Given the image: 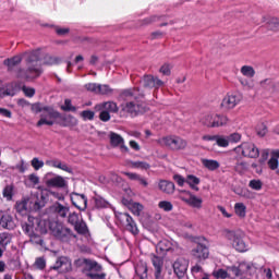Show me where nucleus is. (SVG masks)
<instances>
[{"label":"nucleus","mask_w":279,"mask_h":279,"mask_svg":"<svg viewBox=\"0 0 279 279\" xmlns=\"http://www.w3.org/2000/svg\"><path fill=\"white\" fill-rule=\"evenodd\" d=\"M110 86L108 85H98V93L97 95H108L111 93Z\"/></svg>","instance_id":"052dcab7"},{"label":"nucleus","mask_w":279,"mask_h":279,"mask_svg":"<svg viewBox=\"0 0 279 279\" xmlns=\"http://www.w3.org/2000/svg\"><path fill=\"white\" fill-rule=\"evenodd\" d=\"M122 203L124 204V206L129 208V210H131L133 215H135V217H141V214L145 208L141 203H136L134 201L126 199V198H123Z\"/></svg>","instance_id":"412c9836"},{"label":"nucleus","mask_w":279,"mask_h":279,"mask_svg":"<svg viewBox=\"0 0 279 279\" xmlns=\"http://www.w3.org/2000/svg\"><path fill=\"white\" fill-rule=\"evenodd\" d=\"M110 144L113 147H121L122 151H129L128 146H125V141L123 137L114 132L109 134Z\"/></svg>","instance_id":"b1692460"},{"label":"nucleus","mask_w":279,"mask_h":279,"mask_svg":"<svg viewBox=\"0 0 279 279\" xmlns=\"http://www.w3.org/2000/svg\"><path fill=\"white\" fill-rule=\"evenodd\" d=\"M240 73L243 77L239 78V82L244 90H256V70L252 65H242L240 68Z\"/></svg>","instance_id":"20e7f679"},{"label":"nucleus","mask_w":279,"mask_h":279,"mask_svg":"<svg viewBox=\"0 0 279 279\" xmlns=\"http://www.w3.org/2000/svg\"><path fill=\"white\" fill-rule=\"evenodd\" d=\"M86 90H89L90 93H95L97 95L99 84L97 83H88L85 85Z\"/></svg>","instance_id":"680f3d73"},{"label":"nucleus","mask_w":279,"mask_h":279,"mask_svg":"<svg viewBox=\"0 0 279 279\" xmlns=\"http://www.w3.org/2000/svg\"><path fill=\"white\" fill-rule=\"evenodd\" d=\"M260 86L263 88H266V90H270V93H274V90H276V84L272 83L271 80H264L260 82Z\"/></svg>","instance_id":"5fc2aeb1"},{"label":"nucleus","mask_w":279,"mask_h":279,"mask_svg":"<svg viewBox=\"0 0 279 279\" xmlns=\"http://www.w3.org/2000/svg\"><path fill=\"white\" fill-rule=\"evenodd\" d=\"M61 125H63V128H75V125H77V119L73 116H66L63 118Z\"/></svg>","instance_id":"37998d69"},{"label":"nucleus","mask_w":279,"mask_h":279,"mask_svg":"<svg viewBox=\"0 0 279 279\" xmlns=\"http://www.w3.org/2000/svg\"><path fill=\"white\" fill-rule=\"evenodd\" d=\"M56 119H58V112L53 111L51 108L44 109V113H41V118L37 122V125H53Z\"/></svg>","instance_id":"f3484780"},{"label":"nucleus","mask_w":279,"mask_h":279,"mask_svg":"<svg viewBox=\"0 0 279 279\" xmlns=\"http://www.w3.org/2000/svg\"><path fill=\"white\" fill-rule=\"evenodd\" d=\"M15 93H16V84L14 83L0 84V99H3V97H14Z\"/></svg>","instance_id":"4be33fe9"},{"label":"nucleus","mask_w":279,"mask_h":279,"mask_svg":"<svg viewBox=\"0 0 279 279\" xmlns=\"http://www.w3.org/2000/svg\"><path fill=\"white\" fill-rule=\"evenodd\" d=\"M264 23L268 24V27L270 29H275L276 32H279V17H263Z\"/></svg>","instance_id":"ea45409f"},{"label":"nucleus","mask_w":279,"mask_h":279,"mask_svg":"<svg viewBox=\"0 0 279 279\" xmlns=\"http://www.w3.org/2000/svg\"><path fill=\"white\" fill-rule=\"evenodd\" d=\"M172 267L178 278H184V275L189 270V260L184 257H179L174 260Z\"/></svg>","instance_id":"a211bd4d"},{"label":"nucleus","mask_w":279,"mask_h":279,"mask_svg":"<svg viewBox=\"0 0 279 279\" xmlns=\"http://www.w3.org/2000/svg\"><path fill=\"white\" fill-rule=\"evenodd\" d=\"M74 229L76 230V232H78V234H86L87 232V228H86V222L80 220L75 226Z\"/></svg>","instance_id":"6e6d98bb"},{"label":"nucleus","mask_w":279,"mask_h":279,"mask_svg":"<svg viewBox=\"0 0 279 279\" xmlns=\"http://www.w3.org/2000/svg\"><path fill=\"white\" fill-rule=\"evenodd\" d=\"M52 232L54 236L57 239H60L61 241H69V239L73 236V234L71 233V230L60 225H58L57 228L52 230Z\"/></svg>","instance_id":"5701e85b"},{"label":"nucleus","mask_w":279,"mask_h":279,"mask_svg":"<svg viewBox=\"0 0 279 279\" xmlns=\"http://www.w3.org/2000/svg\"><path fill=\"white\" fill-rule=\"evenodd\" d=\"M69 223H71L72 226H75L76 223H78L81 220H80V216L77 214H71L69 216V219H68Z\"/></svg>","instance_id":"338daca9"},{"label":"nucleus","mask_w":279,"mask_h":279,"mask_svg":"<svg viewBox=\"0 0 279 279\" xmlns=\"http://www.w3.org/2000/svg\"><path fill=\"white\" fill-rule=\"evenodd\" d=\"M22 228H23L25 234H28V236H31V238L34 236V226L23 225Z\"/></svg>","instance_id":"69168bd1"},{"label":"nucleus","mask_w":279,"mask_h":279,"mask_svg":"<svg viewBox=\"0 0 279 279\" xmlns=\"http://www.w3.org/2000/svg\"><path fill=\"white\" fill-rule=\"evenodd\" d=\"M171 69H173V66L169 63H165L163 65H161L159 73H162L163 75H171Z\"/></svg>","instance_id":"13d9d810"},{"label":"nucleus","mask_w":279,"mask_h":279,"mask_svg":"<svg viewBox=\"0 0 279 279\" xmlns=\"http://www.w3.org/2000/svg\"><path fill=\"white\" fill-rule=\"evenodd\" d=\"M28 219L32 221V217ZM33 221L37 223L35 227L36 232H39V234H47V221L38 220V218H33Z\"/></svg>","instance_id":"4c0bfd02"},{"label":"nucleus","mask_w":279,"mask_h":279,"mask_svg":"<svg viewBox=\"0 0 279 279\" xmlns=\"http://www.w3.org/2000/svg\"><path fill=\"white\" fill-rule=\"evenodd\" d=\"M122 110L132 117H136V114H141V112H143V107L136 102H126L122 106Z\"/></svg>","instance_id":"a878e982"},{"label":"nucleus","mask_w":279,"mask_h":279,"mask_svg":"<svg viewBox=\"0 0 279 279\" xmlns=\"http://www.w3.org/2000/svg\"><path fill=\"white\" fill-rule=\"evenodd\" d=\"M51 210L59 215V217H66L69 215V207L60 203L52 205Z\"/></svg>","instance_id":"473e14b6"},{"label":"nucleus","mask_w":279,"mask_h":279,"mask_svg":"<svg viewBox=\"0 0 279 279\" xmlns=\"http://www.w3.org/2000/svg\"><path fill=\"white\" fill-rule=\"evenodd\" d=\"M202 180L197 178L196 175L190 174L186 177V184H189L190 189L192 191H199V183Z\"/></svg>","instance_id":"2f4dec72"},{"label":"nucleus","mask_w":279,"mask_h":279,"mask_svg":"<svg viewBox=\"0 0 279 279\" xmlns=\"http://www.w3.org/2000/svg\"><path fill=\"white\" fill-rule=\"evenodd\" d=\"M0 228L7 230H14L16 228V220L7 211H0Z\"/></svg>","instance_id":"6ab92c4d"},{"label":"nucleus","mask_w":279,"mask_h":279,"mask_svg":"<svg viewBox=\"0 0 279 279\" xmlns=\"http://www.w3.org/2000/svg\"><path fill=\"white\" fill-rule=\"evenodd\" d=\"M43 180L47 189H66L69 186V181L64 177L53 172H47Z\"/></svg>","instance_id":"6e6552de"},{"label":"nucleus","mask_w":279,"mask_h":279,"mask_svg":"<svg viewBox=\"0 0 279 279\" xmlns=\"http://www.w3.org/2000/svg\"><path fill=\"white\" fill-rule=\"evenodd\" d=\"M129 167L131 169H140L141 171H147L150 168L149 163L145 161H131Z\"/></svg>","instance_id":"a19ab883"},{"label":"nucleus","mask_w":279,"mask_h":279,"mask_svg":"<svg viewBox=\"0 0 279 279\" xmlns=\"http://www.w3.org/2000/svg\"><path fill=\"white\" fill-rule=\"evenodd\" d=\"M61 62H62V58L60 57H53V56L47 54L44 58V64H47L48 66H52L53 64H60Z\"/></svg>","instance_id":"c03bdc74"},{"label":"nucleus","mask_w":279,"mask_h":279,"mask_svg":"<svg viewBox=\"0 0 279 279\" xmlns=\"http://www.w3.org/2000/svg\"><path fill=\"white\" fill-rule=\"evenodd\" d=\"M178 198L190 206V208H196V210H202L204 206V198L195 195L189 190H178Z\"/></svg>","instance_id":"423d86ee"},{"label":"nucleus","mask_w":279,"mask_h":279,"mask_svg":"<svg viewBox=\"0 0 279 279\" xmlns=\"http://www.w3.org/2000/svg\"><path fill=\"white\" fill-rule=\"evenodd\" d=\"M242 135L241 133L234 132L229 135H216V145L221 149H228L230 144L236 145V143H241Z\"/></svg>","instance_id":"9d476101"},{"label":"nucleus","mask_w":279,"mask_h":279,"mask_svg":"<svg viewBox=\"0 0 279 279\" xmlns=\"http://www.w3.org/2000/svg\"><path fill=\"white\" fill-rule=\"evenodd\" d=\"M223 236L236 252H250V244L245 242V235L243 233L226 230Z\"/></svg>","instance_id":"7ed1b4c3"},{"label":"nucleus","mask_w":279,"mask_h":279,"mask_svg":"<svg viewBox=\"0 0 279 279\" xmlns=\"http://www.w3.org/2000/svg\"><path fill=\"white\" fill-rule=\"evenodd\" d=\"M255 132L257 134V136H259L260 138L267 136L269 129L267 128V123L266 122H258L255 126Z\"/></svg>","instance_id":"58836bf2"},{"label":"nucleus","mask_w":279,"mask_h":279,"mask_svg":"<svg viewBox=\"0 0 279 279\" xmlns=\"http://www.w3.org/2000/svg\"><path fill=\"white\" fill-rule=\"evenodd\" d=\"M174 140H175V135H168L159 138L158 143L159 145H161V147H168V149H173Z\"/></svg>","instance_id":"c9c22d12"},{"label":"nucleus","mask_w":279,"mask_h":279,"mask_svg":"<svg viewBox=\"0 0 279 279\" xmlns=\"http://www.w3.org/2000/svg\"><path fill=\"white\" fill-rule=\"evenodd\" d=\"M47 191H41L40 194H32L27 199L16 203V210L24 213L25 210H40L47 204Z\"/></svg>","instance_id":"f03ea898"},{"label":"nucleus","mask_w":279,"mask_h":279,"mask_svg":"<svg viewBox=\"0 0 279 279\" xmlns=\"http://www.w3.org/2000/svg\"><path fill=\"white\" fill-rule=\"evenodd\" d=\"M248 187L252 191H263V181L260 179H253L248 182Z\"/></svg>","instance_id":"8fccbe9b"},{"label":"nucleus","mask_w":279,"mask_h":279,"mask_svg":"<svg viewBox=\"0 0 279 279\" xmlns=\"http://www.w3.org/2000/svg\"><path fill=\"white\" fill-rule=\"evenodd\" d=\"M158 189L159 191L166 193L167 195H173L175 191V184H173V182L171 181L161 180L158 183Z\"/></svg>","instance_id":"bb28decb"},{"label":"nucleus","mask_w":279,"mask_h":279,"mask_svg":"<svg viewBox=\"0 0 279 279\" xmlns=\"http://www.w3.org/2000/svg\"><path fill=\"white\" fill-rule=\"evenodd\" d=\"M270 155L271 158L268 161V167L272 171H276L278 169L279 149L271 150Z\"/></svg>","instance_id":"e433bc0d"},{"label":"nucleus","mask_w":279,"mask_h":279,"mask_svg":"<svg viewBox=\"0 0 279 279\" xmlns=\"http://www.w3.org/2000/svg\"><path fill=\"white\" fill-rule=\"evenodd\" d=\"M11 242H12V235L10 233H1L0 234L1 247H5L7 245H10Z\"/></svg>","instance_id":"603ef678"},{"label":"nucleus","mask_w":279,"mask_h":279,"mask_svg":"<svg viewBox=\"0 0 279 279\" xmlns=\"http://www.w3.org/2000/svg\"><path fill=\"white\" fill-rule=\"evenodd\" d=\"M81 117L84 119V121H93V119H95V112L92 110H85L81 112Z\"/></svg>","instance_id":"4d7b16f0"},{"label":"nucleus","mask_w":279,"mask_h":279,"mask_svg":"<svg viewBox=\"0 0 279 279\" xmlns=\"http://www.w3.org/2000/svg\"><path fill=\"white\" fill-rule=\"evenodd\" d=\"M267 158H269V149H263L260 151V159H259L260 165H265V162H267Z\"/></svg>","instance_id":"0e129e2a"},{"label":"nucleus","mask_w":279,"mask_h":279,"mask_svg":"<svg viewBox=\"0 0 279 279\" xmlns=\"http://www.w3.org/2000/svg\"><path fill=\"white\" fill-rule=\"evenodd\" d=\"M94 202H95L96 208H108L110 206V203H108V201H106L101 196H95Z\"/></svg>","instance_id":"de8ad7c7"},{"label":"nucleus","mask_w":279,"mask_h":279,"mask_svg":"<svg viewBox=\"0 0 279 279\" xmlns=\"http://www.w3.org/2000/svg\"><path fill=\"white\" fill-rule=\"evenodd\" d=\"M235 171H236V173H240V175L247 173L250 171V163H247V161L236 162Z\"/></svg>","instance_id":"79ce46f5"},{"label":"nucleus","mask_w":279,"mask_h":279,"mask_svg":"<svg viewBox=\"0 0 279 279\" xmlns=\"http://www.w3.org/2000/svg\"><path fill=\"white\" fill-rule=\"evenodd\" d=\"M70 199L78 210H86V205L88 204V199L83 194L72 193Z\"/></svg>","instance_id":"aec40b11"},{"label":"nucleus","mask_w":279,"mask_h":279,"mask_svg":"<svg viewBox=\"0 0 279 279\" xmlns=\"http://www.w3.org/2000/svg\"><path fill=\"white\" fill-rule=\"evenodd\" d=\"M96 110H105L107 112H118L119 107L117 106V102L108 101V102L96 106Z\"/></svg>","instance_id":"c756f323"},{"label":"nucleus","mask_w":279,"mask_h":279,"mask_svg":"<svg viewBox=\"0 0 279 279\" xmlns=\"http://www.w3.org/2000/svg\"><path fill=\"white\" fill-rule=\"evenodd\" d=\"M41 191H46L45 197H47V202H49V195H52V197H54L56 199H59L60 202L64 199V194L60 192L49 191V189H43Z\"/></svg>","instance_id":"49530a36"},{"label":"nucleus","mask_w":279,"mask_h":279,"mask_svg":"<svg viewBox=\"0 0 279 279\" xmlns=\"http://www.w3.org/2000/svg\"><path fill=\"white\" fill-rule=\"evenodd\" d=\"M151 263L155 268V278L160 279V276L162 274V265H163L162 257L154 255L151 258Z\"/></svg>","instance_id":"c85d7f7f"},{"label":"nucleus","mask_w":279,"mask_h":279,"mask_svg":"<svg viewBox=\"0 0 279 279\" xmlns=\"http://www.w3.org/2000/svg\"><path fill=\"white\" fill-rule=\"evenodd\" d=\"M202 165L205 169H208V171H217V169L221 167L219 161L215 159H202Z\"/></svg>","instance_id":"7c9ffc66"},{"label":"nucleus","mask_w":279,"mask_h":279,"mask_svg":"<svg viewBox=\"0 0 279 279\" xmlns=\"http://www.w3.org/2000/svg\"><path fill=\"white\" fill-rule=\"evenodd\" d=\"M116 217L122 226H125L129 232L132 234H138V227H136V222H134V219H132L129 214L116 211Z\"/></svg>","instance_id":"ddd939ff"},{"label":"nucleus","mask_w":279,"mask_h":279,"mask_svg":"<svg viewBox=\"0 0 279 279\" xmlns=\"http://www.w3.org/2000/svg\"><path fill=\"white\" fill-rule=\"evenodd\" d=\"M163 84L165 82L153 75H147L143 78V85L146 86V88H160Z\"/></svg>","instance_id":"393cba45"},{"label":"nucleus","mask_w":279,"mask_h":279,"mask_svg":"<svg viewBox=\"0 0 279 279\" xmlns=\"http://www.w3.org/2000/svg\"><path fill=\"white\" fill-rule=\"evenodd\" d=\"M233 154H235V158L256 159L258 156H260V150L256 144L252 142H244L233 148Z\"/></svg>","instance_id":"39448f33"},{"label":"nucleus","mask_w":279,"mask_h":279,"mask_svg":"<svg viewBox=\"0 0 279 279\" xmlns=\"http://www.w3.org/2000/svg\"><path fill=\"white\" fill-rule=\"evenodd\" d=\"M24 184L28 189H35L40 184V177L37 173H31L24 178Z\"/></svg>","instance_id":"cd10ccee"},{"label":"nucleus","mask_w":279,"mask_h":279,"mask_svg":"<svg viewBox=\"0 0 279 279\" xmlns=\"http://www.w3.org/2000/svg\"><path fill=\"white\" fill-rule=\"evenodd\" d=\"M62 110L75 112V107L71 105V101L69 99H65L64 105L62 106Z\"/></svg>","instance_id":"774afa93"},{"label":"nucleus","mask_w":279,"mask_h":279,"mask_svg":"<svg viewBox=\"0 0 279 279\" xmlns=\"http://www.w3.org/2000/svg\"><path fill=\"white\" fill-rule=\"evenodd\" d=\"M158 208L163 210V213H171V210H173V203L169 201H160L158 203Z\"/></svg>","instance_id":"a18cd8bd"},{"label":"nucleus","mask_w":279,"mask_h":279,"mask_svg":"<svg viewBox=\"0 0 279 279\" xmlns=\"http://www.w3.org/2000/svg\"><path fill=\"white\" fill-rule=\"evenodd\" d=\"M14 195V186L13 185H7L3 189V197L10 202Z\"/></svg>","instance_id":"864d4df0"},{"label":"nucleus","mask_w":279,"mask_h":279,"mask_svg":"<svg viewBox=\"0 0 279 279\" xmlns=\"http://www.w3.org/2000/svg\"><path fill=\"white\" fill-rule=\"evenodd\" d=\"M229 121L228 117L217 113H207L201 119V123L205 128H223L228 125Z\"/></svg>","instance_id":"1a4fd4ad"},{"label":"nucleus","mask_w":279,"mask_h":279,"mask_svg":"<svg viewBox=\"0 0 279 279\" xmlns=\"http://www.w3.org/2000/svg\"><path fill=\"white\" fill-rule=\"evenodd\" d=\"M4 64L8 66V69H14V66L21 64V58L16 56L11 59H7Z\"/></svg>","instance_id":"3c124183"},{"label":"nucleus","mask_w":279,"mask_h":279,"mask_svg":"<svg viewBox=\"0 0 279 279\" xmlns=\"http://www.w3.org/2000/svg\"><path fill=\"white\" fill-rule=\"evenodd\" d=\"M186 145H189V144L184 138H182L180 136H174L172 151H180V149H186Z\"/></svg>","instance_id":"72a5a7b5"},{"label":"nucleus","mask_w":279,"mask_h":279,"mask_svg":"<svg viewBox=\"0 0 279 279\" xmlns=\"http://www.w3.org/2000/svg\"><path fill=\"white\" fill-rule=\"evenodd\" d=\"M43 53L40 50L33 51L28 57V71L26 77L28 80H34V77H38L43 72L40 70V58Z\"/></svg>","instance_id":"0eeeda50"},{"label":"nucleus","mask_w":279,"mask_h":279,"mask_svg":"<svg viewBox=\"0 0 279 279\" xmlns=\"http://www.w3.org/2000/svg\"><path fill=\"white\" fill-rule=\"evenodd\" d=\"M173 180L179 186H184V184H186V179L180 174H174Z\"/></svg>","instance_id":"e2e57ef3"},{"label":"nucleus","mask_w":279,"mask_h":279,"mask_svg":"<svg viewBox=\"0 0 279 279\" xmlns=\"http://www.w3.org/2000/svg\"><path fill=\"white\" fill-rule=\"evenodd\" d=\"M31 167H33L35 171H40V169L45 167V161L38 157H35L31 160Z\"/></svg>","instance_id":"09e8293b"},{"label":"nucleus","mask_w":279,"mask_h":279,"mask_svg":"<svg viewBox=\"0 0 279 279\" xmlns=\"http://www.w3.org/2000/svg\"><path fill=\"white\" fill-rule=\"evenodd\" d=\"M241 95H239L238 93H231V94H227L220 106L221 108H223V110H234V108H236V106H239V104H241Z\"/></svg>","instance_id":"f8f14e48"},{"label":"nucleus","mask_w":279,"mask_h":279,"mask_svg":"<svg viewBox=\"0 0 279 279\" xmlns=\"http://www.w3.org/2000/svg\"><path fill=\"white\" fill-rule=\"evenodd\" d=\"M234 213L236 217H240V219H245V216L247 215V206L243 203H235Z\"/></svg>","instance_id":"f704fd0d"},{"label":"nucleus","mask_w":279,"mask_h":279,"mask_svg":"<svg viewBox=\"0 0 279 279\" xmlns=\"http://www.w3.org/2000/svg\"><path fill=\"white\" fill-rule=\"evenodd\" d=\"M260 271V267L252 262H242L239 266H231L227 268H220L213 271L214 278L226 279L235 276V278H242V276H256Z\"/></svg>","instance_id":"f257e3e1"},{"label":"nucleus","mask_w":279,"mask_h":279,"mask_svg":"<svg viewBox=\"0 0 279 279\" xmlns=\"http://www.w3.org/2000/svg\"><path fill=\"white\" fill-rule=\"evenodd\" d=\"M76 265L83 267V271L86 276H88V274H98L97 271H101L99 264L90 259H78L76 260Z\"/></svg>","instance_id":"2eb2a0df"},{"label":"nucleus","mask_w":279,"mask_h":279,"mask_svg":"<svg viewBox=\"0 0 279 279\" xmlns=\"http://www.w3.org/2000/svg\"><path fill=\"white\" fill-rule=\"evenodd\" d=\"M217 209L219 210V213H221L222 217H225V219H232V213L228 211V209H226V207L218 205Z\"/></svg>","instance_id":"bf43d9fd"},{"label":"nucleus","mask_w":279,"mask_h":279,"mask_svg":"<svg viewBox=\"0 0 279 279\" xmlns=\"http://www.w3.org/2000/svg\"><path fill=\"white\" fill-rule=\"evenodd\" d=\"M50 269H54V271H59V274H66L72 269L71 259L66 256H61Z\"/></svg>","instance_id":"dca6fc26"},{"label":"nucleus","mask_w":279,"mask_h":279,"mask_svg":"<svg viewBox=\"0 0 279 279\" xmlns=\"http://www.w3.org/2000/svg\"><path fill=\"white\" fill-rule=\"evenodd\" d=\"M191 256L197 263H204L210 256V251L204 244H197L192 251Z\"/></svg>","instance_id":"4468645a"},{"label":"nucleus","mask_w":279,"mask_h":279,"mask_svg":"<svg viewBox=\"0 0 279 279\" xmlns=\"http://www.w3.org/2000/svg\"><path fill=\"white\" fill-rule=\"evenodd\" d=\"M158 254H167V252L175 253L180 252V245L173 240H161L156 246Z\"/></svg>","instance_id":"9b49d317"}]
</instances>
